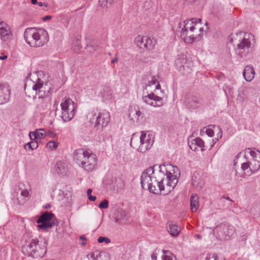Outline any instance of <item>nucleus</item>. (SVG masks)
Instances as JSON below:
<instances>
[{"label":"nucleus","instance_id":"19","mask_svg":"<svg viewBox=\"0 0 260 260\" xmlns=\"http://www.w3.org/2000/svg\"><path fill=\"white\" fill-rule=\"evenodd\" d=\"M12 37V34L10 30L9 27L6 23L3 22H0V38L1 39L6 41L10 40Z\"/></svg>","mask_w":260,"mask_h":260},{"label":"nucleus","instance_id":"16","mask_svg":"<svg viewBox=\"0 0 260 260\" xmlns=\"http://www.w3.org/2000/svg\"><path fill=\"white\" fill-rule=\"evenodd\" d=\"M93 119L95 118V125L102 127H106L110 120V116L108 112L103 111L99 112L97 115L94 113L92 115Z\"/></svg>","mask_w":260,"mask_h":260},{"label":"nucleus","instance_id":"13","mask_svg":"<svg viewBox=\"0 0 260 260\" xmlns=\"http://www.w3.org/2000/svg\"><path fill=\"white\" fill-rule=\"evenodd\" d=\"M53 214L48 212L44 213L37 220L38 228L43 231H47L56 224L52 220Z\"/></svg>","mask_w":260,"mask_h":260},{"label":"nucleus","instance_id":"7","mask_svg":"<svg viewBox=\"0 0 260 260\" xmlns=\"http://www.w3.org/2000/svg\"><path fill=\"white\" fill-rule=\"evenodd\" d=\"M24 37L27 43L33 47L42 46L49 40L47 31L42 28H28L24 32Z\"/></svg>","mask_w":260,"mask_h":260},{"label":"nucleus","instance_id":"43","mask_svg":"<svg viewBox=\"0 0 260 260\" xmlns=\"http://www.w3.org/2000/svg\"><path fill=\"white\" fill-rule=\"evenodd\" d=\"M136 114L138 118L143 116V113L140 110H138L136 111Z\"/></svg>","mask_w":260,"mask_h":260},{"label":"nucleus","instance_id":"17","mask_svg":"<svg viewBox=\"0 0 260 260\" xmlns=\"http://www.w3.org/2000/svg\"><path fill=\"white\" fill-rule=\"evenodd\" d=\"M11 89L6 83L0 84V104H3L9 101Z\"/></svg>","mask_w":260,"mask_h":260},{"label":"nucleus","instance_id":"34","mask_svg":"<svg viewBox=\"0 0 260 260\" xmlns=\"http://www.w3.org/2000/svg\"><path fill=\"white\" fill-rule=\"evenodd\" d=\"M46 146L51 150H55L58 147V143L53 141H50L47 143Z\"/></svg>","mask_w":260,"mask_h":260},{"label":"nucleus","instance_id":"37","mask_svg":"<svg viewBox=\"0 0 260 260\" xmlns=\"http://www.w3.org/2000/svg\"><path fill=\"white\" fill-rule=\"evenodd\" d=\"M98 242L99 243H102L103 242H105L106 243L108 244V243H109L111 242V241H110V239H109L107 237H100L98 239Z\"/></svg>","mask_w":260,"mask_h":260},{"label":"nucleus","instance_id":"52","mask_svg":"<svg viewBox=\"0 0 260 260\" xmlns=\"http://www.w3.org/2000/svg\"><path fill=\"white\" fill-rule=\"evenodd\" d=\"M31 3L33 5H36V4H37L38 3L37 0H31Z\"/></svg>","mask_w":260,"mask_h":260},{"label":"nucleus","instance_id":"14","mask_svg":"<svg viewBox=\"0 0 260 260\" xmlns=\"http://www.w3.org/2000/svg\"><path fill=\"white\" fill-rule=\"evenodd\" d=\"M175 63L179 71L183 74L189 73L193 66L192 62L188 60L183 54H180L177 56Z\"/></svg>","mask_w":260,"mask_h":260},{"label":"nucleus","instance_id":"50","mask_svg":"<svg viewBox=\"0 0 260 260\" xmlns=\"http://www.w3.org/2000/svg\"><path fill=\"white\" fill-rule=\"evenodd\" d=\"M37 4H38V6H39V7H42V6H44V5H45V7H47V5L44 4H43V3H42V2H39V3H38Z\"/></svg>","mask_w":260,"mask_h":260},{"label":"nucleus","instance_id":"12","mask_svg":"<svg viewBox=\"0 0 260 260\" xmlns=\"http://www.w3.org/2000/svg\"><path fill=\"white\" fill-rule=\"evenodd\" d=\"M198 21H201V19L192 18L191 19L184 21L180 24V27L181 28L180 36L186 43L188 38L192 32V29Z\"/></svg>","mask_w":260,"mask_h":260},{"label":"nucleus","instance_id":"44","mask_svg":"<svg viewBox=\"0 0 260 260\" xmlns=\"http://www.w3.org/2000/svg\"><path fill=\"white\" fill-rule=\"evenodd\" d=\"M89 200L91 201H95L96 199V198L95 196H90V197L88 198Z\"/></svg>","mask_w":260,"mask_h":260},{"label":"nucleus","instance_id":"2","mask_svg":"<svg viewBox=\"0 0 260 260\" xmlns=\"http://www.w3.org/2000/svg\"><path fill=\"white\" fill-rule=\"evenodd\" d=\"M24 88L28 96L47 97L52 89L51 79L43 71L34 72L26 79Z\"/></svg>","mask_w":260,"mask_h":260},{"label":"nucleus","instance_id":"48","mask_svg":"<svg viewBox=\"0 0 260 260\" xmlns=\"http://www.w3.org/2000/svg\"><path fill=\"white\" fill-rule=\"evenodd\" d=\"M48 135H49V136L50 137H52V138L54 137L55 136V134L53 132H49Z\"/></svg>","mask_w":260,"mask_h":260},{"label":"nucleus","instance_id":"5","mask_svg":"<svg viewBox=\"0 0 260 260\" xmlns=\"http://www.w3.org/2000/svg\"><path fill=\"white\" fill-rule=\"evenodd\" d=\"M47 241L45 239H31L22 247V252L28 256L38 258L43 256L47 251Z\"/></svg>","mask_w":260,"mask_h":260},{"label":"nucleus","instance_id":"11","mask_svg":"<svg viewBox=\"0 0 260 260\" xmlns=\"http://www.w3.org/2000/svg\"><path fill=\"white\" fill-rule=\"evenodd\" d=\"M235 231L234 226L225 223L217 225L213 230L214 234L220 240H230L234 235Z\"/></svg>","mask_w":260,"mask_h":260},{"label":"nucleus","instance_id":"53","mask_svg":"<svg viewBox=\"0 0 260 260\" xmlns=\"http://www.w3.org/2000/svg\"><path fill=\"white\" fill-rule=\"evenodd\" d=\"M211 141H212V142L211 143V145L210 146V148H211L214 145L213 139H212Z\"/></svg>","mask_w":260,"mask_h":260},{"label":"nucleus","instance_id":"38","mask_svg":"<svg viewBox=\"0 0 260 260\" xmlns=\"http://www.w3.org/2000/svg\"><path fill=\"white\" fill-rule=\"evenodd\" d=\"M29 136L32 141H35V140L38 139L36 131L35 132H30L29 134Z\"/></svg>","mask_w":260,"mask_h":260},{"label":"nucleus","instance_id":"25","mask_svg":"<svg viewBox=\"0 0 260 260\" xmlns=\"http://www.w3.org/2000/svg\"><path fill=\"white\" fill-rule=\"evenodd\" d=\"M199 196L196 193H193L190 197V209L192 212H196L199 208Z\"/></svg>","mask_w":260,"mask_h":260},{"label":"nucleus","instance_id":"32","mask_svg":"<svg viewBox=\"0 0 260 260\" xmlns=\"http://www.w3.org/2000/svg\"><path fill=\"white\" fill-rule=\"evenodd\" d=\"M25 184L24 183H20L19 184V189L21 190V195L24 197H28L30 196L29 191L26 189L23 188Z\"/></svg>","mask_w":260,"mask_h":260},{"label":"nucleus","instance_id":"31","mask_svg":"<svg viewBox=\"0 0 260 260\" xmlns=\"http://www.w3.org/2000/svg\"><path fill=\"white\" fill-rule=\"evenodd\" d=\"M144 36H138L135 38V43L140 48H144Z\"/></svg>","mask_w":260,"mask_h":260},{"label":"nucleus","instance_id":"3","mask_svg":"<svg viewBox=\"0 0 260 260\" xmlns=\"http://www.w3.org/2000/svg\"><path fill=\"white\" fill-rule=\"evenodd\" d=\"M241 166L245 175L249 176L257 172L260 168V151L248 148L239 153L234 160V166Z\"/></svg>","mask_w":260,"mask_h":260},{"label":"nucleus","instance_id":"23","mask_svg":"<svg viewBox=\"0 0 260 260\" xmlns=\"http://www.w3.org/2000/svg\"><path fill=\"white\" fill-rule=\"evenodd\" d=\"M69 171L68 164L62 161H58L56 164V171L58 174L66 175Z\"/></svg>","mask_w":260,"mask_h":260},{"label":"nucleus","instance_id":"21","mask_svg":"<svg viewBox=\"0 0 260 260\" xmlns=\"http://www.w3.org/2000/svg\"><path fill=\"white\" fill-rule=\"evenodd\" d=\"M255 74L254 69L251 66H246L243 72L244 78L247 82L251 81L254 78Z\"/></svg>","mask_w":260,"mask_h":260},{"label":"nucleus","instance_id":"42","mask_svg":"<svg viewBox=\"0 0 260 260\" xmlns=\"http://www.w3.org/2000/svg\"><path fill=\"white\" fill-rule=\"evenodd\" d=\"M80 239L81 240H82V242L81 243V245L82 246H84L86 245V243H85V241L86 240V238L85 237H84L83 236H80Z\"/></svg>","mask_w":260,"mask_h":260},{"label":"nucleus","instance_id":"41","mask_svg":"<svg viewBox=\"0 0 260 260\" xmlns=\"http://www.w3.org/2000/svg\"><path fill=\"white\" fill-rule=\"evenodd\" d=\"M206 260H219V258L217 255L214 254L207 257Z\"/></svg>","mask_w":260,"mask_h":260},{"label":"nucleus","instance_id":"18","mask_svg":"<svg viewBox=\"0 0 260 260\" xmlns=\"http://www.w3.org/2000/svg\"><path fill=\"white\" fill-rule=\"evenodd\" d=\"M188 145L190 149L194 151L204 150V141L200 138L194 139L188 142Z\"/></svg>","mask_w":260,"mask_h":260},{"label":"nucleus","instance_id":"35","mask_svg":"<svg viewBox=\"0 0 260 260\" xmlns=\"http://www.w3.org/2000/svg\"><path fill=\"white\" fill-rule=\"evenodd\" d=\"M100 209H107L109 207V202L107 200H104L98 206Z\"/></svg>","mask_w":260,"mask_h":260},{"label":"nucleus","instance_id":"30","mask_svg":"<svg viewBox=\"0 0 260 260\" xmlns=\"http://www.w3.org/2000/svg\"><path fill=\"white\" fill-rule=\"evenodd\" d=\"M38 147V144L36 141H32L24 145V149L26 150L32 151Z\"/></svg>","mask_w":260,"mask_h":260},{"label":"nucleus","instance_id":"10","mask_svg":"<svg viewBox=\"0 0 260 260\" xmlns=\"http://www.w3.org/2000/svg\"><path fill=\"white\" fill-rule=\"evenodd\" d=\"M61 117L64 122L70 121L74 116L76 106L75 103L69 98H64L61 103Z\"/></svg>","mask_w":260,"mask_h":260},{"label":"nucleus","instance_id":"46","mask_svg":"<svg viewBox=\"0 0 260 260\" xmlns=\"http://www.w3.org/2000/svg\"><path fill=\"white\" fill-rule=\"evenodd\" d=\"M8 58L7 55L3 54L1 56H0V59L1 60H5L6 59Z\"/></svg>","mask_w":260,"mask_h":260},{"label":"nucleus","instance_id":"47","mask_svg":"<svg viewBox=\"0 0 260 260\" xmlns=\"http://www.w3.org/2000/svg\"><path fill=\"white\" fill-rule=\"evenodd\" d=\"M118 61V58L117 57H115L113 59L111 60V63H115L117 62Z\"/></svg>","mask_w":260,"mask_h":260},{"label":"nucleus","instance_id":"29","mask_svg":"<svg viewBox=\"0 0 260 260\" xmlns=\"http://www.w3.org/2000/svg\"><path fill=\"white\" fill-rule=\"evenodd\" d=\"M117 0H98V4L103 9H107Z\"/></svg>","mask_w":260,"mask_h":260},{"label":"nucleus","instance_id":"4","mask_svg":"<svg viewBox=\"0 0 260 260\" xmlns=\"http://www.w3.org/2000/svg\"><path fill=\"white\" fill-rule=\"evenodd\" d=\"M229 40L235 47L236 54L240 57H244L251 50L254 37L250 34L240 31L232 34Z\"/></svg>","mask_w":260,"mask_h":260},{"label":"nucleus","instance_id":"15","mask_svg":"<svg viewBox=\"0 0 260 260\" xmlns=\"http://www.w3.org/2000/svg\"><path fill=\"white\" fill-rule=\"evenodd\" d=\"M204 28L201 21H198L188 38L187 43L191 44L194 41L200 40L203 37Z\"/></svg>","mask_w":260,"mask_h":260},{"label":"nucleus","instance_id":"51","mask_svg":"<svg viewBox=\"0 0 260 260\" xmlns=\"http://www.w3.org/2000/svg\"><path fill=\"white\" fill-rule=\"evenodd\" d=\"M51 18V16H49V15H47L46 16H45L43 19L44 20H49V19H50Z\"/></svg>","mask_w":260,"mask_h":260},{"label":"nucleus","instance_id":"26","mask_svg":"<svg viewBox=\"0 0 260 260\" xmlns=\"http://www.w3.org/2000/svg\"><path fill=\"white\" fill-rule=\"evenodd\" d=\"M169 233L174 237L177 236L180 232V228L177 225L170 222L169 223Z\"/></svg>","mask_w":260,"mask_h":260},{"label":"nucleus","instance_id":"9","mask_svg":"<svg viewBox=\"0 0 260 260\" xmlns=\"http://www.w3.org/2000/svg\"><path fill=\"white\" fill-rule=\"evenodd\" d=\"M74 159L80 167L87 171L93 170L97 163L95 155L83 149L75 151Z\"/></svg>","mask_w":260,"mask_h":260},{"label":"nucleus","instance_id":"49","mask_svg":"<svg viewBox=\"0 0 260 260\" xmlns=\"http://www.w3.org/2000/svg\"><path fill=\"white\" fill-rule=\"evenodd\" d=\"M151 256V258L152 259L156 260V255L155 253H152Z\"/></svg>","mask_w":260,"mask_h":260},{"label":"nucleus","instance_id":"8","mask_svg":"<svg viewBox=\"0 0 260 260\" xmlns=\"http://www.w3.org/2000/svg\"><path fill=\"white\" fill-rule=\"evenodd\" d=\"M154 141V135L149 132H141L138 136L134 135L131 140V146L141 153H145L152 146Z\"/></svg>","mask_w":260,"mask_h":260},{"label":"nucleus","instance_id":"40","mask_svg":"<svg viewBox=\"0 0 260 260\" xmlns=\"http://www.w3.org/2000/svg\"><path fill=\"white\" fill-rule=\"evenodd\" d=\"M163 260H176V258L172 254L169 255H166L164 257Z\"/></svg>","mask_w":260,"mask_h":260},{"label":"nucleus","instance_id":"39","mask_svg":"<svg viewBox=\"0 0 260 260\" xmlns=\"http://www.w3.org/2000/svg\"><path fill=\"white\" fill-rule=\"evenodd\" d=\"M206 133L209 137H212L214 135V131L211 128H208L206 129Z\"/></svg>","mask_w":260,"mask_h":260},{"label":"nucleus","instance_id":"20","mask_svg":"<svg viewBox=\"0 0 260 260\" xmlns=\"http://www.w3.org/2000/svg\"><path fill=\"white\" fill-rule=\"evenodd\" d=\"M85 260H109V257L105 252L95 251L88 254Z\"/></svg>","mask_w":260,"mask_h":260},{"label":"nucleus","instance_id":"28","mask_svg":"<svg viewBox=\"0 0 260 260\" xmlns=\"http://www.w3.org/2000/svg\"><path fill=\"white\" fill-rule=\"evenodd\" d=\"M145 45L144 48L151 50L155 45V41H153L150 38L144 36Z\"/></svg>","mask_w":260,"mask_h":260},{"label":"nucleus","instance_id":"36","mask_svg":"<svg viewBox=\"0 0 260 260\" xmlns=\"http://www.w3.org/2000/svg\"><path fill=\"white\" fill-rule=\"evenodd\" d=\"M212 127L216 131H218V136L216 138L217 141L220 139L222 137V131L219 126L212 125Z\"/></svg>","mask_w":260,"mask_h":260},{"label":"nucleus","instance_id":"1","mask_svg":"<svg viewBox=\"0 0 260 260\" xmlns=\"http://www.w3.org/2000/svg\"><path fill=\"white\" fill-rule=\"evenodd\" d=\"M180 175L178 168L171 164L155 165L141 175L142 187L155 194L169 193L175 187Z\"/></svg>","mask_w":260,"mask_h":260},{"label":"nucleus","instance_id":"6","mask_svg":"<svg viewBox=\"0 0 260 260\" xmlns=\"http://www.w3.org/2000/svg\"><path fill=\"white\" fill-rule=\"evenodd\" d=\"M160 89V85L156 77H153L146 86L145 89L148 91H151V92L146 95L143 96V100L144 102L146 104L154 107L162 106L164 105L163 96L161 95L158 96L153 92V91H155L156 90ZM160 92L161 95H164V92L161 91Z\"/></svg>","mask_w":260,"mask_h":260},{"label":"nucleus","instance_id":"24","mask_svg":"<svg viewBox=\"0 0 260 260\" xmlns=\"http://www.w3.org/2000/svg\"><path fill=\"white\" fill-rule=\"evenodd\" d=\"M199 103V99L194 96H188L185 98L184 101L186 106L190 108H196Z\"/></svg>","mask_w":260,"mask_h":260},{"label":"nucleus","instance_id":"45","mask_svg":"<svg viewBox=\"0 0 260 260\" xmlns=\"http://www.w3.org/2000/svg\"><path fill=\"white\" fill-rule=\"evenodd\" d=\"M91 192H92V189L91 188H89L87 191V194L88 196V198L90 197V196H91Z\"/></svg>","mask_w":260,"mask_h":260},{"label":"nucleus","instance_id":"27","mask_svg":"<svg viewBox=\"0 0 260 260\" xmlns=\"http://www.w3.org/2000/svg\"><path fill=\"white\" fill-rule=\"evenodd\" d=\"M125 216V211L122 209H118L115 213L114 221L117 223H121Z\"/></svg>","mask_w":260,"mask_h":260},{"label":"nucleus","instance_id":"33","mask_svg":"<svg viewBox=\"0 0 260 260\" xmlns=\"http://www.w3.org/2000/svg\"><path fill=\"white\" fill-rule=\"evenodd\" d=\"M38 139H43L46 136V133L43 129H38L36 130Z\"/></svg>","mask_w":260,"mask_h":260},{"label":"nucleus","instance_id":"22","mask_svg":"<svg viewBox=\"0 0 260 260\" xmlns=\"http://www.w3.org/2000/svg\"><path fill=\"white\" fill-rule=\"evenodd\" d=\"M205 184L204 179L199 175H194L192 178V185L197 190H201Z\"/></svg>","mask_w":260,"mask_h":260}]
</instances>
